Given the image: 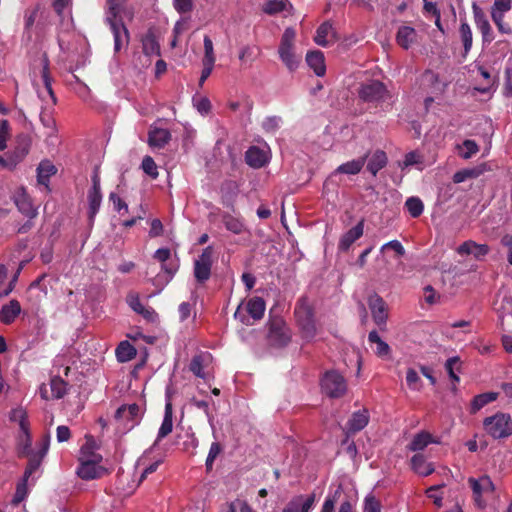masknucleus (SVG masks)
I'll list each match as a JSON object with an SVG mask.
<instances>
[{"label": "nucleus", "mask_w": 512, "mask_h": 512, "mask_svg": "<svg viewBox=\"0 0 512 512\" xmlns=\"http://www.w3.org/2000/svg\"><path fill=\"white\" fill-rule=\"evenodd\" d=\"M107 1L109 10L106 17V23L109 25L114 37V50L115 52H119L123 46H126L129 43V31L122 19L118 17L119 0Z\"/></svg>", "instance_id": "nucleus-1"}, {"label": "nucleus", "mask_w": 512, "mask_h": 512, "mask_svg": "<svg viewBox=\"0 0 512 512\" xmlns=\"http://www.w3.org/2000/svg\"><path fill=\"white\" fill-rule=\"evenodd\" d=\"M314 314V306L309 298L305 295L301 296L296 302L294 315L303 337L308 340L316 335Z\"/></svg>", "instance_id": "nucleus-2"}, {"label": "nucleus", "mask_w": 512, "mask_h": 512, "mask_svg": "<svg viewBox=\"0 0 512 512\" xmlns=\"http://www.w3.org/2000/svg\"><path fill=\"white\" fill-rule=\"evenodd\" d=\"M295 37V30L291 27L286 28L282 34L280 45L278 48V54L281 61L291 72L295 71L298 68L301 61V58L297 56L294 51Z\"/></svg>", "instance_id": "nucleus-3"}, {"label": "nucleus", "mask_w": 512, "mask_h": 512, "mask_svg": "<svg viewBox=\"0 0 512 512\" xmlns=\"http://www.w3.org/2000/svg\"><path fill=\"white\" fill-rule=\"evenodd\" d=\"M483 426L486 433L493 439H503L512 435V419L507 413L497 412L486 417Z\"/></svg>", "instance_id": "nucleus-4"}, {"label": "nucleus", "mask_w": 512, "mask_h": 512, "mask_svg": "<svg viewBox=\"0 0 512 512\" xmlns=\"http://www.w3.org/2000/svg\"><path fill=\"white\" fill-rule=\"evenodd\" d=\"M88 457L79 456V465L76 469L77 476L86 481L100 478L105 472V468L100 465L103 460L102 455Z\"/></svg>", "instance_id": "nucleus-5"}, {"label": "nucleus", "mask_w": 512, "mask_h": 512, "mask_svg": "<svg viewBox=\"0 0 512 512\" xmlns=\"http://www.w3.org/2000/svg\"><path fill=\"white\" fill-rule=\"evenodd\" d=\"M323 392L330 398H340L347 391L345 378L337 371H327L321 379Z\"/></svg>", "instance_id": "nucleus-6"}, {"label": "nucleus", "mask_w": 512, "mask_h": 512, "mask_svg": "<svg viewBox=\"0 0 512 512\" xmlns=\"http://www.w3.org/2000/svg\"><path fill=\"white\" fill-rule=\"evenodd\" d=\"M214 250L212 246H207L194 261V277L200 284H204L211 276L213 265Z\"/></svg>", "instance_id": "nucleus-7"}, {"label": "nucleus", "mask_w": 512, "mask_h": 512, "mask_svg": "<svg viewBox=\"0 0 512 512\" xmlns=\"http://www.w3.org/2000/svg\"><path fill=\"white\" fill-rule=\"evenodd\" d=\"M386 93L385 85L376 80L363 84L358 92L359 97L365 102H378L384 99Z\"/></svg>", "instance_id": "nucleus-8"}, {"label": "nucleus", "mask_w": 512, "mask_h": 512, "mask_svg": "<svg viewBox=\"0 0 512 512\" xmlns=\"http://www.w3.org/2000/svg\"><path fill=\"white\" fill-rule=\"evenodd\" d=\"M48 448L49 435H45L43 438L42 447L37 452H34L27 456L28 463L23 474L24 477L30 478L40 468L42 461L48 452Z\"/></svg>", "instance_id": "nucleus-9"}, {"label": "nucleus", "mask_w": 512, "mask_h": 512, "mask_svg": "<svg viewBox=\"0 0 512 512\" xmlns=\"http://www.w3.org/2000/svg\"><path fill=\"white\" fill-rule=\"evenodd\" d=\"M472 9L475 24L482 34L483 42L490 43L494 39V37L492 33V28L484 11L476 3H473Z\"/></svg>", "instance_id": "nucleus-10"}, {"label": "nucleus", "mask_w": 512, "mask_h": 512, "mask_svg": "<svg viewBox=\"0 0 512 512\" xmlns=\"http://www.w3.org/2000/svg\"><path fill=\"white\" fill-rule=\"evenodd\" d=\"M269 337L277 346H285L290 341L284 322L281 319H274L269 324Z\"/></svg>", "instance_id": "nucleus-11"}, {"label": "nucleus", "mask_w": 512, "mask_h": 512, "mask_svg": "<svg viewBox=\"0 0 512 512\" xmlns=\"http://www.w3.org/2000/svg\"><path fill=\"white\" fill-rule=\"evenodd\" d=\"M171 133L164 128L151 126L148 132V145L152 148L162 149L171 140Z\"/></svg>", "instance_id": "nucleus-12"}, {"label": "nucleus", "mask_w": 512, "mask_h": 512, "mask_svg": "<svg viewBox=\"0 0 512 512\" xmlns=\"http://www.w3.org/2000/svg\"><path fill=\"white\" fill-rule=\"evenodd\" d=\"M14 203L19 212H21L23 215L29 217L30 219L36 217L37 211L34 209L32 201L23 187L15 193Z\"/></svg>", "instance_id": "nucleus-13"}, {"label": "nucleus", "mask_w": 512, "mask_h": 512, "mask_svg": "<svg viewBox=\"0 0 512 512\" xmlns=\"http://www.w3.org/2000/svg\"><path fill=\"white\" fill-rule=\"evenodd\" d=\"M31 147V138L28 135H20L17 138V145L9 157L11 166H15L21 162L29 153Z\"/></svg>", "instance_id": "nucleus-14"}, {"label": "nucleus", "mask_w": 512, "mask_h": 512, "mask_svg": "<svg viewBox=\"0 0 512 512\" xmlns=\"http://www.w3.org/2000/svg\"><path fill=\"white\" fill-rule=\"evenodd\" d=\"M364 231V221L361 220L354 227L349 229L339 240L338 248L341 251H347L351 245L358 240Z\"/></svg>", "instance_id": "nucleus-15"}, {"label": "nucleus", "mask_w": 512, "mask_h": 512, "mask_svg": "<svg viewBox=\"0 0 512 512\" xmlns=\"http://www.w3.org/2000/svg\"><path fill=\"white\" fill-rule=\"evenodd\" d=\"M369 307L371 309L374 322L378 326L385 324L387 312L384 300L380 296L375 295L369 299Z\"/></svg>", "instance_id": "nucleus-16"}, {"label": "nucleus", "mask_w": 512, "mask_h": 512, "mask_svg": "<svg viewBox=\"0 0 512 512\" xmlns=\"http://www.w3.org/2000/svg\"><path fill=\"white\" fill-rule=\"evenodd\" d=\"M369 423V414L368 410L363 409L356 411L352 414L351 418L348 420L346 428L347 433L355 434L362 429H364Z\"/></svg>", "instance_id": "nucleus-17"}, {"label": "nucleus", "mask_w": 512, "mask_h": 512, "mask_svg": "<svg viewBox=\"0 0 512 512\" xmlns=\"http://www.w3.org/2000/svg\"><path fill=\"white\" fill-rule=\"evenodd\" d=\"M21 313V305L18 300L12 299L9 303L2 306L0 310V321L9 325L15 321V319Z\"/></svg>", "instance_id": "nucleus-18"}, {"label": "nucleus", "mask_w": 512, "mask_h": 512, "mask_svg": "<svg viewBox=\"0 0 512 512\" xmlns=\"http://www.w3.org/2000/svg\"><path fill=\"white\" fill-rule=\"evenodd\" d=\"M417 40V32L413 27L400 26L396 33L397 44L405 50H408Z\"/></svg>", "instance_id": "nucleus-19"}, {"label": "nucleus", "mask_w": 512, "mask_h": 512, "mask_svg": "<svg viewBox=\"0 0 512 512\" xmlns=\"http://www.w3.org/2000/svg\"><path fill=\"white\" fill-rule=\"evenodd\" d=\"M173 430V407L170 399H167L165 404L164 418L159 428L157 441L168 436Z\"/></svg>", "instance_id": "nucleus-20"}, {"label": "nucleus", "mask_w": 512, "mask_h": 512, "mask_svg": "<svg viewBox=\"0 0 512 512\" xmlns=\"http://www.w3.org/2000/svg\"><path fill=\"white\" fill-rule=\"evenodd\" d=\"M306 62L308 66L313 69L315 74L319 77L325 75L326 66L324 54L321 51H310L306 55Z\"/></svg>", "instance_id": "nucleus-21"}, {"label": "nucleus", "mask_w": 512, "mask_h": 512, "mask_svg": "<svg viewBox=\"0 0 512 512\" xmlns=\"http://www.w3.org/2000/svg\"><path fill=\"white\" fill-rule=\"evenodd\" d=\"M488 170V166L486 163L480 164L478 166L472 168H466L457 171L453 175V182L458 184L462 183L467 179H474L482 175L485 171Z\"/></svg>", "instance_id": "nucleus-22"}, {"label": "nucleus", "mask_w": 512, "mask_h": 512, "mask_svg": "<svg viewBox=\"0 0 512 512\" xmlns=\"http://www.w3.org/2000/svg\"><path fill=\"white\" fill-rule=\"evenodd\" d=\"M245 161L252 168H261L267 163V157L262 149L251 146L245 153Z\"/></svg>", "instance_id": "nucleus-23"}, {"label": "nucleus", "mask_w": 512, "mask_h": 512, "mask_svg": "<svg viewBox=\"0 0 512 512\" xmlns=\"http://www.w3.org/2000/svg\"><path fill=\"white\" fill-rule=\"evenodd\" d=\"M411 468L420 476H428L434 472V466L432 463L427 462L422 454H415L411 458Z\"/></svg>", "instance_id": "nucleus-24"}, {"label": "nucleus", "mask_w": 512, "mask_h": 512, "mask_svg": "<svg viewBox=\"0 0 512 512\" xmlns=\"http://www.w3.org/2000/svg\"><path fill=\"white\" fill-rule=\"evenodd\" d=\"M367 158L368 153L358 159H353L341 164L335 172L340 174L356 175L362 170Z\"/></svg>", "instance_id": "nucleus-25"}, {"label": "nucleus", "mask_w": 512, "mask_h": 512, "mask_svg": "<svg viewBox=\"0 0 512 512\" xmlns=\"http://www.w3.org/2000/svg\"><path fill=\"white\" fill-rule=\"evenodd\" d=\"M388 161L387 155L383 150H376L368 160L367 170L376 176L377 173L386 166Z\"/></svg>", "instance_id": "nucleus-26"}, {"label": "nucleus", "mask_w": 512, "mask_h": 512, "mask_svg": "<svg viewBox=\"0 0 512 512\" xmlns=\"http://www.w3.org/2000/svg\"><path fill=\"white\" fill-rule=\"evenodd\" d=\"M57 168L49 160L41 161L37 168V181L41 185L48 186L49 179L55 175Z\"/></svg>", "instance_id": "nucleus-27"}, {"label": "nucleus", "mask_w": 512, "mask_h": 512, "mask_svg": "<svg viewBox=\"0 0 512 512\" xmlns=\"http://www.w3.org/2000/svg\"><path fill=\"white\" fill-rule=\"evenodd\" d=\"M266 304L261 297H252L248 300L246 310L254 320H260L264 316Z\"/></svg>", "instance_id": "nucleus-28"}, {"label": "nucleus", "mask_w": 512, "mask_h": 512, "mask_svg": "<svg viewBox=\"0 0 512 512\" xmlns=\"http://www.w3.org/2000/svg\"><path fill=\"white\" fill-rule=\"evenodd\" d=\"M142 48L147 56H160V44L152 31H148L143 37Z\"/></svg>", "instance_id": "nucleus-29"}, {"label": "nucleus", "mask_w": 512, "mask_h": 512, "mask_svg": "<svg viewBox=\"0 0 512 512\" xmlns=\"http://www.w3.org/2000/svg\"><path fill=\"white\" fill-rule=\"evenodd\" d=\"M115 354L119 362L125 363L135 358L137 350L129 341H122L116 348Z\"/></svg>", "instance_id": "nucleus-30"}, {"label": "nucleus", "mask_w": 512, "mask_h": 512, "mask_svg": "<svg viewBox=\"0 0 512 512\" xmlns=\"http://www.w3.org/2000/svg\"><path fill=\"white\" fill-rule=\"evenodd\" d=\"M497 398H498V393H496V392H486V393L476 395L471 402L470 413L471 414L477 413L480 409H482L487 404L495 401Z\"/></svg>", "instance_id": "nucleus-31"}, {"label": "nucleus", "mask_w": 512, "mask_h": 512, "mask_svg": "<svg viewBox=\"0 0 512 512\" xmlns=\"http://www.w3.org/2000/svg\"><path fill=\"white\" fill-rule=\"evenodd\" d=\"M211 355L209 353H199L193 356L190 364L189 370L197 377L205 379V374L203 372L205 363L209 360Z\"/></svg>", "instance_id": "nucleus-32"}, {"label": "nucleus", "mask_w": 512, "mask_h": 512, "mask_svg": "<svg viewBox=\"0 0 512 512\" xmlns=\"http://www.w3.org/2000/svg\"><path fill=\"white\" fill-rule=\"evenodd\" d=\"M368 341L371 344H376L375 354L378 357L387 358L390 355V346L380 338L377 331L373 330L369 333Z\"/></svg>", "instance_id": "nucleus-33"}, {"label": "nucleus", "mask_w": 512, "mask_h": 512, "mask_svg": "<svg viewBox=\"0 0 512 512\" xmlns=\"http://www.w3.org/2000/svg\"><path fill=\"white\" fill-rule=\"evenodd\" d=\"M433 442L432 435L426 431L417 433L408 445L410 451H421Z\"/></svg>", "instance_id": "nucleus-34"}, {"label": "nucleus", "mask_w": 512, "mask_h": 512, "mask_svg": "<svg viewBox=\"0 0 512 512\" xmlns=\"http://www.w3.org/2000/svg\"><path fill=\"white\" fill-rule=\"evenodd\" d=\"M459 36L460 40L463 44L464 52L462 54L463 58H466L468 53L471 50L472 42H473V34L472 30L467 22H461L459 28Z\"/></svg>", "instance_id": "nucleus-35"}, {"label": "nucleus", "mask_w": 512, "mask_h": 512, "mask_svg": "<svg viewBox=\"0 0 512 512\" xmlns=\"http://www.w3.org/2000/svg\"><path fill=\"white\" fill-rule=\"evenodd\" d=\"M222 222L225 228L234 234H241L244 231L245 225L243 221L229 213L222 215Z\"/></svg>", "instance_id": "nucleus-36"}, {"label": "nucleus", "mask_w": 512, "mask_h": 512, "mask_svg": "<svg viewBox=\"0 0 512 512\" xmlns=\"http://www.w3.org/2000/svg\"><path fill=\"white\" fill-rule=\"evenodd\" d=\"M31 445L32 439L29 429H27L26 431H21V434L19 435L18 438V456L24 457L34 453V451L31 449Z\"/></svg>", "instance_id": "nucleus-37"}, {"label": "nucleus", "mask_w": 512, "mask_h": 512, "mask_svg": "<svg viewBox=\"0 0 512 512\" xmlns=\"http://www.w3.org/2000/svg\"><path fill=\"white\" fill-rule=\"evenodd\" d=\"M102 201L101 191L89 190L88 191V202H89V219L93 221L94 217L99 211Z\"/></svg>", "instance_id": "nucleus-38"}, {"label": "nucleus", "mask_w": 512, "mask_h": 512, "mask_svg": "<svg viewBox=\"0 0 512 512\" xmlns=\"http://www.w3.org/2000/svg\"><path fill=\"white\" fill-rule=\"evenodd\" d=\"M332 30H333L332 24L329 21L323 22L318 27V29L316 31L314 41L320 46H323V47L327 46L328 45L327 37L332 32Z\"/></svg>", "instance_id": "nucleus-39"}, {"label": "nucleus", "mask_w": 512, "mask_h": 512, "mask_svg": "<svg viewBox=\"0 0 512 512\" xmlns=\"http://www.w3.org/2000/svg\"><path fill=\"white\" fill-rule=\"evenodd\" d=\"M291 6L288 0H269L266 2L263 11L268 15H275L287 9Z\"/></svg>", "instance_id": "nucleus-40"}, {"label": "nucleus", "mask_w": 512, "mask_h": 512, "mask_svg": "<svg viewBox=\"0 0 512 512\" xmlns=\"http://www.w3.org/2000/svg\"><path fill=\"white\" fill-rule=\"evenodd\" d=\"M10 420L19 424L21 431L29 429V422L27 420V413L22 407H17L11 410Z\"/></svg>", "instance_id": "nucleus-41"}, {"label": "nucleus", "mask_w": 512, "mask_h": 512, "mask_svg": "<svg viewBox=\"0 0 512 512\" xmlns=\"http://www.w3.org/2000/svg\"><path fill=\"white\" fill-rule=\"evenodd\" d=\"M140 408L137 404L122 405L116 410V418H125L127 420H134L139 414Z\"/></svg>", "instance_id": "nucleus-42"}, {"label": "nucleus", "mask_w": 512, "mask_h": 512, "mask_svg": "<svg viewBox=\"0 0 512 512\" xmlns=\"http://www.w3.org/2000/svg\"><path fill=\"white\" fill-rule=\"evenodd\" d=\"M67 386L68 383L64 381L61 377H53L50 382L53 397L56 399L62 398L67 392Z\"/></svg>", "instance_id": "nucleus-43"}, {"label": "nucleus", "mask_w": 512, "mask_h": 512, "mask_svg": "<svg viewBox=\"0 0 512 512\" xmlns=\"http://www.w3.org/2000/svg\"><path fill=\"white\" fill-rule=\"evenodd\" d=\"M405 207L413 218H418L424 210L423 202L418 197H409L405 202Z\"/></svg>", "instance_id": "nucleus-44"}, {"label": "nucleus", "mask_w": 512, "mask_h": 512, "mask_svg": "<svg viewBox=\"0 0 512 512\" xmlns=\"http://www.w3.org/2000/svg\"><path fill=\"white\" fill-rule=\"evenodd\" d=\"M459 149V155L463 159H470L479 151V146L474 140L467 139L462 143L461 146H459Z\"/></svg>", "instance_id": "nucleus-45"}, {"label": "nucleus", "mask_w": 512, "mask_h": 512, "mask_svg": "<svg viewBox=\"0 0 512 512\" xmlns=\"http://www.w3.org/2000/svg\"><path fill=\"white\" fill-rule=\"evenodd\" d=\"M223 452V446L219 442H213L210 446L205 466L207 471H211L214 461Z\"/></svg>", "instance_id": "nucleus-46"}, {"label": "nucleus", "mask_w": 512, "mask_h": 512, "mask_svg": "<svg viewBox=\"0 0 512 512\" xmlns=\"http://www.w3.org/2000/svg\"><path fill=\"white\" fill-rule=\"evenodd\" d=\"M341 494H342V486L339 485L338 488L335 490V492L332 495H328L325 498L320 512H334L335 504L337 503Z\"/></svg>", "instance_id": "nucleus-47"}, {"label": "nucleus", "mask_w": 512, "mask_h": 512, "mask_svg": "<svg viewBox=\"0 0 512 512\" xmlns=\"http://www.w3.org/2000/svg\"><path fill=\"white\" fill-rule=\"evenodd\" d=\"M204 57L202 63L215 64L216 57L214 54V47L211 38L208 35L204 36Z\"/></svg>", "instance_id": "nucleus-48"}, {"label": "nucleus", "mask_w": 512, "mask_h": 512, "mask_svg": "<svg viewBox=\"0 0 512 512\" xmlns=\"http://www.w3.org/2000/svg\"><path fill=\"white\" fill-rule=\"evenodd\" d=\"M29 478L22 477V479L17 483L16 486V492L13 497V504L18 505L21 503L27 496L28 488H27V482Z\"/></svg>", "instance_id": "nucleus-49"}, {"label": "nucleus", "mask_w": 512, "mask_h": 512, "mask_svg": "<svg viewBox=\"0 0 512 512\" xmlns=\"http://www.w3.org/2000/svg\"><path fill=\"white\" fill-rule=\"evenodd\" d=\"M42 79H43V83H44V86H45L48 94L50 95V97L52 98L53 103L55 104L56 103V96H55V94L53 92V89H52L51 77L49 75V61H48V58L46 56L44 58V66H43V70H42Z\"/></svg>", "instance_id": "nucleus-50"}, {"label": "nucleus", "mask_w": 512, "mask_h": 512, "mask_svg": "<svg viewBox=\"0 0 512 512\" xmlns=\"http://www.w3.org/2000/svg\"><path fill=\"white\" fill-rule=\"evenodd\" d=\"M42 79H43V83H44V86H45L48 94L50 95V97L52 98L53 103L55 104L56 103V96H55V94L53 92V89H52L51 77L49 75V61H48V58L46 56L44 58V66H43V70H42Z\"/></svg>", "instance_id": "nucleus-51"}, {"label": "nucleus", "mask_w": 512, "mask_h": 512, "mask_svg": "<svg viewBox=\"0 0 512 512\" xmlns=\"http://www.w3.org/2000/svg\"><path fill=\"white\" fill-rule=\"evenodd\" d=\"M141 167L143 171L152 179H156L159 175L157 165L151 156H145L142 160Z\"/></svg>", "instance_id": "nucleus-52"}, {"label": "nucleus", "mask_w": 512, "mask_h": 512, "mask_svg": "<svg viewBox=\"0 0 512 512\" xmlns=\"http://www.w3.org/2000/svg\"><path fill=\"white\" fill-rule=\"evenodd\" d=\"M10 138V123L6 119L0 120V151L7 148V141Z\"/></svg>", "instance_id": "nucleus-53"}, {"label": "nucleus", "mask_w": 512, "mask_h": 512, "mask_svg": "<svg viewBox=\"0 0 512 512\" xmlns=\"http://www.w3.org/2000/svg\"><path fill=\"white\" fill-rule=\"evenodd\" d=\"M491 16H492V20L494 21L498 30L501 33L509 34L512 32L509 24L504 23V13L492 11Z\"/></svg>", "instance_id": "nucleus-54"}, {"label": "nucleus", "mask_w": 512, "mask_h": 512, "mask_svg": "<svg viewBox=\"0 0 512 512\" xmlns=\"http://www.w3.org/2000/svg\"><path fill=\"white\" fill-rule=\"evenodd\" d=\"M363 512H381V503L373 495L364 499Z\"/></svg>", "instance_id": "nucleus-55"}, {"label": "nucleus", "mask_w": 512, "mask_h": 512, "mask_svg": "<svg viewBox=\"0 0 512 512\" xmlns=\"http://www.w3.org/2000/svg\"><path fill=\"white\" fill-rule=\"evenodd\" d=\"M127 303L129 307L136 313H142L144 305L141 303L139 295L137 293H129L127 296Z\"/></svg>", "instance_id": "nucleus-56"}, {"label": "nucleus", "mask_w": 512, "mask_h": 512, "mask_svg": "<svg viewBox=\"0 0 512 512\" xmlns=\"http://www.w3.org/2000/svg\"><path fill=\"white\" fill-rule=\"evenodd\" d=\"M175 10L180 14L189 13L193 10V0H173Z\"/></svg>", "instance_id": "nucleus-57"}, {"label": "nucleus", "mask_w": 512, "mask_h": 512, "mask_svg": "<svg viewBox=\"0 0 512 512\" xmlns=\"http://www.w3.org/2000/svg\"><path fill=\"white\" fill-rule=\"evenodd\" d=\"M406 382L410 389L418 390L419 389V383H420V377L418 376V373L413 368H409L407 370L406 374Z\"/></svg>", "instance_id": "nucleus-58"}, {"label": "nucleus", "mask_w": 512, "mask_h": 512, "mask_svg": "<svg viewBox=\"0 0 512 512\" xmlns=\"http://www.w3.org/2000/svg\"><path fill=\"white\" fill-rule=\"evenodd\" d=\"M109 200L113 203L114 209L121 213L124 210V213H128V205L127 203L121 199L116 193L111 192L109 195Z\"/></svg>", "instance_id": "nucleus-59"}, {"label": "nucleus", "mask_w": 512, "mask_h": 512, "mask_svg": "<svg viewBox=\"0 0 512 512\" xmlns=\"http://www.w3.org/2000/svg\"><path fill=\"white\" fill-rule=\"evenodd\" d=\"M385 249H392L398 257H402L405 254V249L401 242L398 240H392L385 243L382 246L381 251H384Z\"/></svg>", "instance_id": "nucleus-60"}, {"label": "nucleus", "mask_w": 512, "mask_h": 512, "mask_svg": "<svg viewBox=\"0 0 512 512\" xmlns=\"http://www.w3.org/2000/svg\"><path fill=\"white\" fill-rule=\"evenodd\" d=\"M95 448L96 445L94 440L91 437L87 438L86 443L80 449V456H86L87 458H89L88 456L91 455H100L99 453L95 452Z\"/></svg>", "instance_id": "nucleus-61"}, {"label": "nucleus", "mask_w": 512, "mask_h": 512, "mask_svg": "<svg viewBox=\"0 0 512 512\" xmlns=\"http://www.w3.org/2000/svg\"><path fill=\"white\" fill-rule=\"evenodd\" d=\"M316 495L315 493L310 494L303 500H299V512H310L315 503Z\"/></svg>", "instance_id": "nucleus-62"}, {"label": "nucleus", "mask_w": 512, "mask_h": 512, "mask_svg": "<svg viewBox=\"0 0 512 512\" xmlns=\"http://www.w3.org/2000/svg\"><path fill=\"white\" fill-rule=\"evenodd\" d=\"M164 227L160 219H153L151 221V227L149 231V236L152 238L159 237L163 235Z\"/></svg>", "instance_id": "nucleus-63"}, {"label": "nucleus", "mask_w": 512, "mask_h": 512, "mask_svg": "<svg viewBox=\"0 0 512 512\" xmlns=\"http://www.w3.org/2000/svg\"><path fill=\"white\" fill-rule=\"evenodd\" d=\"M299 500H303V495L294 496L283 508L282 512H299Z\"/></svg>", "instance_id": "nucleus-64"}]
</instances>
